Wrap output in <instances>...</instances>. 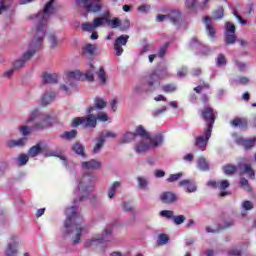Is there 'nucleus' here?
I'll return each mask as SVG.
<instances>
[{
  "label": "nucleus",
  "instance_id": "obj_27",
  "mask_svg": "<svg viewBox=\"0 0 256 256\" xmlns=\"http://www.w3.org/2000/svg\"><path fill=\"white\" fill-rule=\"evenodd\" d=\"M161 143H163V136L161 135L154 136L153 138H150L149 149H151V147H159Z\"/></svg>",
  "mask_w": 256,
  "mask_h": 256
},
{
  "label": "nucleus",
  "instance_id": "obj_14",
  "mask_svg": "<svg viewBox=\"0 0 256 256\" xmlns=\"http://www.w3.org/2000/svg\"><path fill=\"white\" fill-rule=\"evenodd\" d=\"M128 41H129V35H121L115 40L114 50L116 51L117 57H120V55H123V47L127 45Z\"/></svg>",
  "mask_w": 256,
  "mask_h": 256
},
{
  "label": "nucleus",
  "instance_id": "obj_45",
  "mask_svg": "<svg viewBox=\"0 0 256 256\" xmlns=\"http://www.w3.org/2000/svg\"><path fill=\"white\" fill-rule=\"evenodd\" d=\"M223 171H224L225 175H233V173H235V171H237V167H235L231 164H228L223 167Z\"/></svg>",
  "mask_w": 256,
  "mask_h": 256
},
{
  "label": "nucleus",
  "instance_id": "obj_39",
  "mask_svg": "<svg viewBox=\"0 0 256 256\" xmlns=\"http://www.w3.org/2000/svg\"><path fill=\"white\" fill-rule=\"evenodd\" d=\"M235 41H237V36L235 34L225 33L226 45H233Z\"/></svg>",
  "mask_w": 256,
  "mask_h": 256
},
{
  "label": "nucleus",
  "instance_id": "obj_31",
  "mask_svg": "<svg viewBox=\"0 0 256 256\" xmlns=\"http://www.w3.org/2000/svg\"><path fill=\"white\" fill-rule=\"evenodd\" d=\"M111 13L109 12V22H106L111 29H117V27H121V20L119 18H114L111 20Z\"/></svg>",
  "mask_w": 256,
  "mask_h": 256
},
{
  "label": "nucleus",
  "instance_id": "obj_17",
  "mask_svg": "<svg viewBox=\"0 0 256 256\" xmlns=\"http://www.w3.org/2000/svg\"><path fill=\"white\" fill-rule=\"evenodd\" d=\"M160 200L166 205H171L177 201V196L173 192H164L160 195Z\"/></svg>",
  "mask_w": 256,
  "mask_h": 256
},
{
  "label": "nucleus",
  "instance_id": "obj_16",
  "mask_svg": "<svg viewBox=\"0 0 256 256\" xmlns=\"http://www.w3.org/2000/svg\"><path fill=\"white\" fill-rule=\"evenodd\" d=\"M17 247H19V241L17 240V237L12 236L11 242L8 244L5 255L6 256H17Z\"/></svg>",
  "mask_w": 256,
  "mask_h": 256
},
{
  "label": "nucleus",
  "instance_id": "obj_60",
  "mask_svg": "<svg viewBox=\"0 0 256 256\" xmlns=\"http://www.w3.org/2000/svg\"><path fill=\"white\" fill-rule=\"evenodd\" d=\"M167 47H169V44H165L163 47L160 48L158 52V57L160 58L165 57V54L167 53Z\"/></svg>",
  "mask_w": 256,
  "mask_h": 256
},
{
  "label": "nucleus",
  "instance_id": "obj_59",
  "mask_svg": "<svg viewBox=\"0 0 256 256\" xmlns=\"http://www.w3.org/2000/svg\"><path fill=\"white\" fill-rule=\"evenodd\" d=\"M49 41H50V45H51L52 49H55V47H57V45H58L57 37H55V35H50Z\"/></svg>",
  "mask_w": 256,
  "mask_h": 256
},
{
  "label": "nucleus",
  "instance_id": "obj_26",
  "mask_svg": "<svg viewBox=\"0 0 256 256\" xmlns=\"http://www.w3.org/2000/svg\"><path fill=\"white\" fill-rule=\"evenodd\" d=\"M27 141V138H21L19 140H9L7 142V147L12 149V147H23Z\"/></svg>",
  "mask_w": 256,
  "mask_h": 256
},
{
  "label": "nucleus",
  "instance_id": "obj_29",
  "mask_svg": "<svg viewBox=\"0 0 256 256\" xmlns=\"http://www.w3.org/2000/svg\"><path fill=\"white\" fill-rule=\"evenodd\" d=\"M42 151L41 149V144H36L35 146L31 147L28 151V156L29 157H37L39 153Z\"/></svg>",
  "mask_w": 256,
  "mask_h": 256
},
{
  "label": "nucleus",
  "instance_id": "obj_64",
  "mask_svg": "<svg viewBox=\"0 0 256 256\" xmlns=\"http://www.w3.org/2000/svg\"><path fill=\"white\" fill-rule=\"evenodd\" d=\"M178 77L183 78L185 75H187V68L182 67L178 72H177Z\"/></svg>",
  "mask_w": 256,
  "mask_h": 256
},
{
  "label": "nucleus",
  "instance_id": "obj_23",
  "mask_svg": "<svg viewBox=\"0 0 256 256\" xmlns=\"http://www.w3.org/2000/svg\"><path fill=\"white\" fill-rule=\"evenodd\" d=\"M55 97H57V94L55 92L46 93L41 99V105H43V107H46V105H49V103H53V101H55Z\"/></svg>",
  "mask_w": 256,
  "mask_h": 256
},
{
  "label": "nucleus",
  "instance_id": "obj_11",
  "mask_svg": "<svg viewBox=\"0 0 256 256\" xmlns=\"http://www.w3.org/2000/svg\"><path fill=\"white\" fill-rule=\"evenodd\" d=\"M211 133H213V130H211V128H205L204 134L199 135L195 138V148L199 149L200 151H205V149H207V143H209V139H211Z\"/></svg>",
  "mask_w": 256,
  "mask_h": 256
},
{
  "label": "nucleus",
  "instance_id": "obj_58",
  "mask_svg": "<svg viewBox=\"0 0 256 256\" xmlns=\"http://www.w3.org/2000/svg\"><path fill=\"white\" fill-rule=\"evenodd\" d=\"M167 111V106H162L160 109H157L153 112V117H159L162 113Z\"/></svg>",
  "mask_w": 256,
  "mask_h": 256
},
{
  "label": "nucleus",
  "instance_id": "obj_46",
  "mask_svg": "<svg viewBox=\"0 0 256 256\" xmlns=\"http://www.w3.org/2000/svg\"><path fill=\"white\" fill-rule=\"evenodd\" d=\"M81 27L82 31H88L89 33H93V31H95V24L93 23H83Z\"/></svg>",
  "mask_w": 256,
  "mask_h": 256
},
{
  "label": "nucleus",
  "instance_id": "obj_61",
  "mask_svg": "<svg viewBox=\"0 0 256 256\" xmlns=\"http://www.w3.org/2000/svg\"><path fill=\"white\" fill-rule=\"evenodd\" d=\"M130 25H131V23L129 22V20H124L123 23L121 22L120 30L127 31V29H129Z\"/></svg>",
  "mask_w": 256,
  "mask_h": 256
},
{
  "label": "nucleus",
  "instance_id": "obj_36",
  "mask_svg": "<svg viewBox=\"0 0 256 256\" xmlns=\"http://www.w3.org/2000/svg\"><path fill=\"white\" fill-rule=\"evenodd\" d=\"M115 137H117V134H115V132H111L109 130H104L100 134V138L103 139L104 142H105L106 139H109V138L115 139Z\"/></svg>",
  "mask_w": 256,
  "mask_h": 256
},
{
  "label": "nucleus",
  "instance_id": "obj_54",
  "mask_svg": "<svg viewBox=\"0 0 256 256\" xmlns=\"http://www.w3.org/2000/svg\"><path fill=\"white\" fill-rule=\"evenodd\" d=\"M235 24L231 23V22H226V30L225 33H229V34H235Z\"/></svg>",
  "mask_w": 256,
  "mask_h": 256
},
{
  "label": "nucleus",
  "instance_id": "obj_56",
  "mask_svg": "<svg viewBox=\"0 0 256 256\" xmlns=\"http://www.w3.org/2000/svg\"><path fill=\"white\" fill-rule=\"evenodd\" d=\"M161 217H166V219H173V211L171 210H162L160 212Z\"/></svg>",
  "mask_w": 256,
  "mask_h": 256
},
{
  "label": "nucleus",
  "instance_id": "obj_15",
  "mask_svg": "<svg viewBox=\"0 0 256 256\" xmlns=\"http://www.w3.org/2000/svg\"><path fill=\"white\" fill-rule=\"evenodd\" d=\"M235 142L236 144L243 147L246 151H249L250 149H253L255 147L256 137L250 139L240 137L237 138Z\"/></svg>",
  "mask_w": 256,
  "mask_h": 256
},
{
  "label": "nucleus",
  "instance_id": "obj_41",
  "mask_svg": "<svg viewBox=\"0 0 256 256\" xmlns=\"http://www.w3.org/2000/svg\"><path fill=\"white\" fill-rule=\"evenodd\" d=\"M217 67H225L227 65V58L223 54H219L216 59Z\"/></svg>",
  "mask_w": 256,
  "mask_h": 256
},
{
  "label": "nucleus",
  "instance_id": "obj_3",
  "mask_svg": "<svg viewBox=\"0 0 256 256\" xmlns=\"http://www.w3.org/2000/svg\"><path fill=\"white\" fill-rule=\"evenodd\" d=\"M77 209L78 208L76 206L66 209L67 219L64 223L67 235L71 233V229H75L76 238L74 239V243H79L81 240V235L85 233V228L81 227V224H79L81 221H83V218L77 216Z\"/></svg>",
  "mask_w": 256,
  "mask_h": 256
},
{
  "label": "nucleus",
  "instance_id": "obj_20",
  "mask_svg": "<svg viewBox=\"0 0 256 256\" xmlns=\"http://www.w3.org/2000/svg\"><path fill=\"white\" fill-rule=\"evenodd\" d=\"M82 169H88V170L101 169V162L95 159H92L87 162H82Z\"/></svg>",
  "mask_w": 256,
  "mask_h": 256
},
{
  "label": "nucleus",
  "instance_id": "obj_22",
  "mask_svg": "<svg viewBox=\"0 0 256 256\" xmlns=\"http://www.w3.org/2000/svg\"><path fill=\"white\" fill-rule=\"evenodd\" d=\"M59 75L57 73H45L42 78V83H57Z\"/></svg>",
  "mask_w": 256,
  "mask_h": 256
},
{
  "label": "nucleus",
  "instance_id": "obj_40",
  "mask_svg": "<svg viewBox=\"0 0 256 256\" xmlns=\"http://www.w3.org/2000/svg\"><path fill=\"white\" fill-rule=\"evenodd\" d=\"M13 0H1L0 1V15L3 11H7L8 7H11Z\"/></svg>",
  "mask_w": 256,
  "mask_h": 256
},
{
  "label": "nucleus",
  "instance_id": "obj_7",
  "mask_svg": "<svg viewBox=\"0 0 256 256\" xmlns=\"http://www.w3.org/2000/svg\"><path fill=\"white\" fill-rule=\"evenodd\" d=\"M161 78L159 77V75L157 74V72H152L147 78V84H138L135 86L134 88V93L136 95H139L141 93H144V91H155V88L153 87V85H155V83H157L158 80H160ZM147 85L149 87V89H147Z\"/></svg>",
  "mask_w": 256,
  "mask_h": 256
},
{
  "label": "nucleus",
  "instance_id": "obj_13",
  "mask_svg": "<svg viewBox=\"0 0 256 256\" xmlns=\"http://www.w3.org/2000/svg\"><path fill=\"white\" fill-rule=\"evenodd\" d=\"M156 19L159 23H162V21L169 19L171 23L177 25V23L181 21V12L179 10H173L168 15L159 14Z\"/></svg>",
  "mask_w": 256,
  "mask_h": 256
},
{
  "label": "nucleus",
  "instance_id": "obj_1",
  "mask_svg": "<svg viewBox=\"0 0 256 256\" xmlns=\"http://www.w3.org/2000/svg\"><path fill=\"white\" fill-rule=\"evenodd\" d=\"M53 3H55V0H49L42 12L29 16V19H33L37 25L35 29V36L30 43L28 50L22 55L20 59L13 63V69H21V67H25V63H27V61H29L31 57H33V55H35V53L41 49L43 39H45V31L49 17H51V15L55 14L57 11V9L53 7Z\"/></svg>",
  "mask_w": 256,
  "mask_h": 256
},
{
  "label": "nucleus",
  "instance_id": "obj_30",
  "mask_svg": "<svg viewBox=\"0 0 256 256\" xmlns=\"http://www.w3.org/2000/svg\"><path fill=\"white\" fill-rule=\"evenodd\" d=\"M61 139H66V140H71L75 139L77 137V130H71V131H66L63 134H61Z\"/></svg>",
  "mask_w": 256,
  "mask_h": 256
},
{
  "label": "nucleus",
  "instance_id": "obj_57",
  "mask_svg": "<svg viewBox=\"0 0 256 256\" xmlns=\"http://www.w3.org/2000/svg\"><path fill=\"white\" fill-rule=\"evenodd\" d=\"M242 208L245 209V211H251V209H253V202L248 200L244 201L242 203Z\"/></svg>",
  "mask_w": 256,
  "mask_h": 256
},
{
  "label": "nucleus",
  "instance_id": "obj_34",
  "mask_svg": "<svg viewBox=\"0 0 256 256\" xmlns=\"http://www.w3.org/2000/svg\"><path fill=\"white\" fill-rule=\"evenodd\" d=\"M197 163L198 169H200L201 171H209V164L207 163V160H205V158H199Z\"/></svg>",
  "mask_w": 256,
  "mask_h": 256
},
{
  "label": "nucleus",
  "instance_id": "obj_18",
  "mask_svg": "<svg viewBox=\"0 0 256 256\" xmlns=\"http://www.w3.org/2000/svg\"><path fill=\"white\" fill-rule=\"evenodd\" d=\"M178 185L179 187H186V193H195L197 191V185L191 180H182Z\"/></svg>",
  "mask_w": 256,
  "mask_h": 256
},
{
  "label": "nucleus",
  "instance_id": "obj_62",
  "mask_svg": "<svg viewBox=\"0 0 256 256\" xmlns=\"http://www.w3.org/2000/svg\"><path fill=\"white\" fill-rule=\"evenodd\" d=\"M138 183L140 189H145V187H147V180L143 177H138Z\"/></svg>",
  "mask_w": 256,
  "mask_h": 256
},
{
  "label": "nucleus",
  "instance_id": "obj_47",
  "mask_svg": "<svg viewBox=\"0 0 256 256\" xmlns=\"http://www.w3.org/2000/svg\"><path fill=\"white\" fill-rule=\"evenodd\" d=\"M29 161V156H27V154H21L18 157V164L20 165V167H23V165H27Z\"/></svg>",
  "mask_w": 256,
  "mask_h": 256
},
{
  "label": "nucleus",
  "instance_id": "obj_19",
  "mask_svg": "<svg viewBox=\"0 0 256 256\" xmlns=\"http://www.w3.org/2000/svg\"><path fill=\"white\" fill-rule=\"evenodd\" d=\"M207 185L208 187H214V189H220V191H225V189H227L230 184L228 180H222L220 182L209 181Z\"/></svg>",
  "mask_w": 256,
  "mask_h": 256
},
{
  "label": "nucleus",
  "instance_id": "obj_51",
  "mask_svg": "<svg viewBox=\"0 0 256 256\" xmlns=\"http://www.w3.org/2000/svg\"><path fill=\"white\" fill-rule=\"evenodd\" d=\"M224 10L223 7H219L216 11L213 13V19H223Z\"/></svg>",
  "mask_w": 256,
  "mask_h": 256
},
{
  "label": "nucleus",
  "instance_id": "obj_38",
  "mask_svg": "<svg viewBox=\"0 0 256 256\" xmlns=\"http://www.w3.org/2000/svg\"><path fill=\"white\" fill-rule=\"evenodd\" d=\"M233 127H247V119L236 118L232 121Z\"/></svg>",
  "mask_w": 256,
  "mask_h": 256
},
{
  "label": "nucleus",
  "instance_id": "obj_32",
  "mask_svg": "<svg viewBox=\"0 0 256 256\" xmlns=\"http://www.w3.org/2000/svg\"><path fill=\"white\" fill-rule=\"evenodd\" d=\"M72 150L77 153V155H81L82 157H85V147L81 145V143L77 142L73 145Z\"/></svg>",
  "mask_w": 256,
  "mask_h": 256
},
{
  "label": "nucleus",
  "instance_id": "obj_37",
  "mask_svg": "<svg viewBox=\"0 0 256 256\" xmlns=\"http://www.w3.org/2000/svg\"><path fill=\"white\" fill-rule=\"evenodd\" d=\"M103 145H105V141L103 140V138H101V136L97 139V143L93 148V153L97 154L101 151V149H103Z\"/></svg>",
  "mask_w": 256,
  "mask_h": 256
},
{
  "label": "nucleus",
  "instance_id": "obj_48",
  "mask_svg": "<svg viewBox=\"0 0 256 256\" xmlns=\"http://www.w3.org/2000/svg\"><path fill=\"white\" fill-rule=\"evenodd\" d=\"M182 177H183V173L179 172V173L170 175L167 181L168 183H174V181H179V179Z\"/></svg>",
  "mask_w": 256,
  "mask_h": 256
},
{
  "label": "nucleus",
  "instance_id": "obj_12",
  "mask_svg": "<svg viewBox=\"0 0 256 256\" xmlns=\"http://www.w3.org/2000/svg\"><path fill=\"white\" fill-rule=\"evenodd\" d=\"M93 191V185L91 184V176H83L78 184V189L75 191L76 195L82 194L86 195Z\"/></svg>",
  "mask_w": 256,
  "mask_h": 256
},
{
  "label": "nucleus",
  "instance_id": "obj_8",
  "mask_svg": "<svg viewBox=\"0 0 256 256\" xmlns=\"http://www.w3.org/2000/svg\"><path fill=\"white\" fill-rule=\"evenodd\" d=\"M200 115L203 121L206 123V129L213 130L215 119H217V111H215L212 107L206 106L200 110Z\"/></svg>",
  "mask_w": 256,
  "mask_h": 256
},
{
  "label": "nucleus",
  "instance_id": "obj_43",
  "mask_svg": "<svg viewBox=\"0 0 256 256\" xmlns=\"http://www.w3.org/2000/svg\"><path fill=\"white\" fill-rule=\"evenodd\" d=\"M137 135L135 133L128 132L124 135L122 143H131V141L135 140Z\"/></svg>",
  "mask_w": 256,
  "mask_h": 256
},
{
  "label": "nucleus",
  "instance_id": "obj_24",
  "mask_svg": "<svg viewBox=\"0 0 256 256\" xmlns=\"http://www.w3.org/2000/svg\"><path fill=\"white\" fill-rule=\"evenodd\" d=\"M204 23L206 25V29L208 31L209 37H215V27H213V24L211 23V18L208 16H205Z\"/></svg>",
  "mask_w": 256,
  "mask_h": 256
},
{
  "label": "nucleus",
  "instance_id": "obj_5",
  "mask_svg": "<svg viewBox=\"0 0 256 256\" xmlns=\"http://www.w3.org/2000/svg\"><path fill=\"white\" fill-rule=\"evenodd\" d=\"M97 119L98 121H108L109 117L106 113H100L97 116L90 114L87 118L85 117H77L72 122V127H79V125H83V127H97Z\"/></svg>",
  "mask_w": 256,
  "mask_h": 256
},
{
  "label": "nucleus",
  "instance_id": "obj_53",
  "mask_svg": "<svg viewBox=\"0 0 256 256\" xmlns=\"http://www.w3.org/2000/svg\"><path fill=\"white\" fill-rule=\"evenodd\" d=\"M185 7L187 9H196L197 0H185Z\"/></svg>",
  "mask_w": 256,
  "mask_h": 256
},
{
  "label": "nucleus",
  "instance_id": "obj_44",
  "mask_svg": "<svg viewBox=\"0 0 256 256\" xmlns=\"http://www.w3.org/2000/svg\"><path fill=\"white\" fill-rule=\"evenodd\" d=\"M164 93H175L177 91V86L175 84H166L162 87Z\"/></svg>",
  "mask_w": 256,
  "mask_h": 256
},
{
  "label": "nucleus",
  "instance_id": "obj_21",
  "mask_svg": "<svg viewBox=\"0 0 256 256\" xmlns=\"http://www.w3.org/2000/svg\"><path fill=\"white\" fill-rule=\"evenodd\" d=\"M107 22H109V10L104 12L103 17H97L93 20L95 29H97V27H101L103 23H107Z\"/></svg>",
  "mask_w": 256,
  "mask_h": 256
},
{
  "label": "nucleus",
  "instance_id": "obj_52",
  "mask_svg": "<svg viewBox=\"0 0 256 256\" xmlns=\"http://www.w3.org/2000/svg\"><path fill=\"white\" fill-rule=\"evenodd\" d=\"M166 243H169V236H167L166 234H160L158 237V244L166 245Z\"/></svg>",
  "mask_w": 256,
  "mask_h": 256
},
{
  "label": "nucleus",
  "instance_id": "obj_49",
  "mask_svg": "<svg viewBox=\"0 0 256 256\" xmlns=\"http://www.w3.org/2000/svg\"><path fill=\"white\" fill-rule=\"evenodd\" d=\"M97 47L93 44H87L85 47H84V52L85 53H89V55H93L96 51Z\"/></svg>",
  "mask_w": 256,
  "mask_h": 256
},
{
  "label": "nucleus",
  "instance_id": "obj_50",
  "mask_svg": "<svg viewBox=\"0 0 256 256\" xmlns=\"http://www.w3.org/2000/svg\"><path fill=\"white\" fill-rule=\"evenodd\" d=\"M209 83L203 82L202 84L198 85L194 88L195 93H201V91H205V89H209Z\"/></svg>",
  "mask_w": 256,
  "mask_h": 256
},
{
  "label": "nucleus",
  "instance_id": "obj_55",
  "mask_svg": "<svg viewBox=\"0 0 256 256\" xmlns=\"http://www.w3.org/2000/svg\"><path fill=\"white\" fill-rule=\"evenodd\" d=\"M172 219H173L175 225H181L182 223L185 222V216H183V215L173 216Z\"/></svg>",
  "mask_w": 256,
  "mask_h": 256
},
{
  "label": "nucleus",
  "instance_id": "obj_33",
  "mask_svg": "<svg viewBox=\"0 0 256 256\" xmlns=\"http://www.w3.org/2000/svg\"><path fill=\"white\" fill-rule=\"evenodd\" d=\"M97 76L102 85L107 83V74H105V69L103 67H100L99 71L97 72Z\"/></svg>",
  "mask_w": 256,
  "mask_h": 256
},
{
  "label": "nucleus",
  "instance_id": "obj_25",
  "mask_svg": "<svg viewBox=\"0 0 256 256\" xmlns=\"http://www.w3.org/2000/svg\"><path fill=\"white\" fill-rule=\"evenodd\" d=\"M196 45H198V49H199V51H201L202 55H209V52L211 50H209V48H207V46H203V45L199 44V41L197 40V38H193L191 41V47H195Z\"/></svg>",
  "mask_w": 256,
  "mask_h": 256
},
{
  "label": "nucleus",
  "instance_id": "obj_63",
  "mask_svg": "<svg viewBox=\"0 0 256 256\" xmlns=\"http://www.w3.org/2000/svg\"><path fill=\"white\" fill-rule=\"evenodd\" d=\"M151 9L150 5H141L138 7V11L140 13H148V11Z\"/></svg>",
  "mask_w": 256,
  "mask_h": 256
},
{
  "label": "nucleus",
  "instance_id": "obj_6",
  "mask_svg": "<svg viewBox=\"0 0 256 256\" xmlns=\"http://www.w3.org/2000/svg\"><path fill=\"white\" fill-rule=\"evenodd\" d=\"M134 135H136V137H141V141L135 146L136 153H145V151H149L151 137L145 128H143V126H138Z\"/></svg>",
  "mask_w": 256,
  "mask_h": 256
},
{
  "label": "nucleus",
  "instance_id": "obj_10",
  "mask_svg": "<svg viewBox=\"0 0 256 256\" xmlns=\"http://www.w3.org/2000/svg\"><path fill=\"white\" fill-rule=\"evenodd\" d=\"M113 232V228L111 226H108L104 230V234L101 238H93L91 240L86 241L85 247H101L102 243H105V241H109L111 239V233Z\"/></svg>",
  "mask_w": 256,
  "mask_h": 256
},
{
  "label": "nucleus",
  "instance_id": "obj_35",
  "mask_svg": "<svg viewBox=\"0 0 256 256\" xmlns=\"http://www.w3.org/2000/svg\"><path fill=\"white\" fill-rule=\"evenodd\" d=\"M118 187H121V183L114 182L113 185L110 187L109 192H108L109 199H113V197H115V193H117V188Z\"/></svg>",
  "mask_w": 256,
  "mask_h": 256
},
{
  "label": "nucleus",
  "instance_id": "obj_28",
  "mask_svg": "<svg viewBox=\"0 0 256 256\" xmlns=\"http://www.w3.org/2000/svg\"><path fill=\"white\" fill-rule=\"evenodd\" d=\"M242 173L248 175L250 179H255V171L249 164H244L242 167Z\"/></svg>",
  "mask_w": 256,
  "mask_h": 256
},
{
  "label": "nucleus",
  "instance_id": "obj_9",
  "mask_svg": "<svg viewBox=\"0 0 256 256\" xmlns=\"http://www.w3.org/2000/svg\"><path fill=\"white\" fill-rule=\"evenodd\" d=\"M103 0H76V5L78 7H83L89 13H99L101 9H103V4H101Z\"/></svg>",
  "mask_w": 256,
  "mask_h": 256
},
{
  "label": "nucleus",
  "instance_id": "obj_4",
  "mask_svg": "<svg viewBox=\"0 0 256 256\" xmlns=\"http://www.w3.org/2000/svg\"><path fill=\"white\" fill-rule=\"evenodd\" d=\"M93 71H95V67L90 64V68L85 74H82L79 70L68 72L67 77L69 86L63 85L61 87L62 91H64L66 95H71V89L75 87V81H81L83 77H85L87 81H94L95 77L93 76Z\"/></svg>",
  "mask_w": 256,
  "mask_h": 256
},
{
  "label": "nucleus",
  "instance_id": "obj_2",
  "mask_svg": "<svg viewBox=\"0 0 256 256\" xmlns=\"http://www.w3.org/2000/svg\"><path fill=\"white\" fill-rule=\"evenodd\" d=\"M26 123L30 125L33 123L31 127L29 126H22L20 128V132L22 135L27 136L31 133V131H43V129H47L51 127V116L48 114H43L39 112V110H34L30 117L27 119Z\"/></svg>",
  "mask_w": 256,
  "mask_h": 256
},
{
  "label": "nucleus",
  "instance_id": "obj_42",
  "mask_svg": "<svg viewBox=\"0 0 256 256\" xmlns=\"http://www.w3.org/2000/svg\"><path fill=\"white\" fill-rule=\"evenodd\" d=\"M96 109H105L107 102L103 98H95L94 100Z\"/></svg>",
  "mask_w": 256,
  "mask_h": 256
}]
</instances>
